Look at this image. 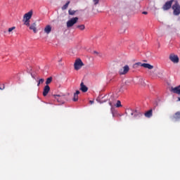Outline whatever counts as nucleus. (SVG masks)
Returning a JSON list of instances; mask_svg holds the SVG:
<instances>
[{
    "mask_svg": "<svg viewBox=\"0 0 180 180\" xmlns=\"http://www.w3.org/2000/svg\"><path fill=\"white\" fill-rule=\"evenodd\" d=\"M79 94H80V92H79V91H78V90L76 91V92L75 93V95H77V96L79 95Z\"/></svg>",
    "mask_w": 180,
    "mask_h": 180,
    "instance_id": "c756f323",
    "label": "nucleus"
},
{
    "mask_svg": "<svg viewBox=\"0 0 180 180\" xmlns=\"http://www.w3.org/2000/svg\"><path fill=\"white\" fill-rule=\"evenodd\" d=\"M94 53H95L96 54H98V52H96V51H94Z\"/></svg>",
    "mask_w": 180,
    "mask_h": 180,
    "instance_id": "72a5a7b5",
    "label": "nucleus"
},
{
    "mask_svg": "<svg viewBox=\"0 0 180 180\" xmlns=\"http://www.w3.org/2000/svg\"><path fill=\"white\" fill-rule=\"evenodd\" d=\"M78 17H75L69 20L66 23L67 27H72L78 22Z\"/></svg>",
    "mask_w": 180,
    "mask_h": 180,
    "instance_id": "20e7f679",
    "label": "nucleus"
},
{
    "mask_svg": "<svg viewBox=\"0 0 180 180\" xmlns=\"http://www.w3.org/2000/svg\"><path fill=\"white\" fill-rule=\"evenodd\" d=\"M36 26V22H33L31 25H30V30H33L34 33H37V28Z\"/></svg>",
    "mask_w": 180,
    "mask_h": 180,
    "instance_id": "dca6fc26",
    "label": "nucleus"
},
{
    "mask_svg": "<svg viewBox=\"0 0 180 180\" xmlns=\"http://www.w3.org/2000/svg\"><path fill=\"white\" fill-rule=\"evenodd\" d=\"M139 67H143V68H148V70H153L154 66L149 63H141V62H138L133 65V68H139Z\"/></svg>",
    "mask_w": 180,
    "mask_h": 180,
    "instance_id": "f257e3e1",
    "label": "nucleus"
},
{
    "mask_svg": "<svg viewBox=\"0 0 180 180\" xmlns=\"http://www.w3.org/2000/svg\"><path fill=\"white\" fill-rule=\"evenodd\" d=\"M169 60L174 64H178V63H179V58H178V56L176 55L171 54L169 56Z\"/></svg>",
    "mask_w": 180,
    "mask_h": 180,
    "instance_id": "1a4fd4ad",
    "label": "nucleus"
},
{
    "mask_svg": "<svg viewBox=\"0 0 180 180\" xmlns=\"http://www.w3.org/2000/svg\"><path fill=\"white\" fill-rule=\"evenodd\" d=\"M142 13L143 15H148V13L147 11H143Z\"/></svg>",
    "mask_w": 180,
    "mask_h": 180,
    "instance_id": "7c9ffc66",
    "label": "nucleus"
},
{
    "mask_svg": "<svg viewBox=\"0 0 180 180\" xmlns=\"http://www.w3.org/2000/svg\"><path fill=\"white\" fill-rule=\"evenodd\" d=\"M44 82V79H40L38 82L37 86H40V84H43Z\"/></svg>",
    "mask_w": 180,
    "mask_h": 180,
    "instance_id": "393cba45",
    "label": "nucleus"
},
{
    "mask_svg": "<svg viewBox=\"0 0 180 180\" xmlns=\"http://www.w3.org/2000/svg\"><path fill=\"white\" fill-rule=\"evenodd\" d=\"M172 92L180 95V85L176 87H172Z\"/></svg>",
    "mask_w": 180,
    "mask_h": 180,
    "instance_id": "ddd939ff",
    "label": "nucleus"
},
{
    "mask_svg": "<svg viewBox=\"0 0 180 180\" xmlns=\"http://www.w3.org/2000/svg\"><path fill=\"white\" fill-rule=\"evenodd\" d=\"M89 103L92 105V103H94V101H90Z\"/></svg>",
    "mask_w": 180,
    "mask_h": 180,
    "instance_id": "2f4dec72",
    "label": "nucleus"
},
{
    "mask_svg": "<svg viewBox=\"0 0 180 180\" xmlns=\"http://www.w3.org/2000/svg\"><path fill=\"white\" fill-rule=\"evenodd\" d=\"M32 78H34V77L33 76V75H32Z\"/></svg>",
    "mask_w": 180,
    "mask_h": 180,
    "instance_id": "f704fd0d",
    "label": "nucleus"
},
{
    "mask_svg": "<svg viewBox=\"0 0 180 180\" xmlns=\"http://www.w3.org/2000/svg\"><path fill=\"white\" fill-rule=\"evenodd\" d=\"M115 106H116V108H121L122 103L120 102V101H117V103L115 105Z\"/></svg>",
    "mask_w": 180,
    "mask_h": 180,
    "instance_id": "5701e85b",
    "label": "nucleus"
},
{
    "mask_svg": "<svg viewBox=\"0 0 180 180\" xmlns=\"http://www.w3.org/2000/svg\"><path fill=\"white\" fill-rule=\"evenodd\" d=\"M80 91H82V92H88V87H86L82 82L80 84Z\"/></svg>",
    "mask_w": 180,
    "mask_h": 180,
    "instance_id": "2eb2a0df",
    "label": "nucleus"
},
{
    "mask_svg": "<svg viewBox=\"0 0 180 180\" xmlns=\"http://www.w3.org/2000/svg\"><path fill=\"white\" fill-rule=\"evenodd\" d=\"M24 22V25H25V26H30V20H23Z\"/></svg>",
    "mask_w": 180,
    "mask_h": 180,
    "instance_id": "412c9836",
    "label": "nucleus"
},
{
    "mask_svg": "<svg viewBox=\"0 0 180 180\" xmlns=\"http://www.w3.org/2000/svg\"><path fill=\"white\" fill-rule=\"evenodd\" d=\"M52 81H53V77H50L47 78L46 81V85H49V84H51Z\"/></svg>",
    "mask_w": 180,
    "mask_h": 180,
    "instance_id": "6ab92c4d",
    "label": "nucleus"
},
{
    "mask_svg": "<svg viewBox=\"0 0 180 180\" xmlns=\"http://www.w3.org/2000/svg\"><path fill=\"white\" fill-rule=\"evenodd\" d=\"M79 30H85V25H79L76 27Z\"/></svg>",
    "mask_w": 180,
    "mask_h": 180,
    "instance_id": "aec40b11",
    "label": "nucleus"
},
{
    "mask_svg": "<svg viewBox=\"0 0 180 180\" xmlns=\"http://www.w3.org/2000/svg\"><path fill=\"white\" fill-rule=\"evenodd\" d=\"M75 70L78 71V70H81L82 67H84V63L80 58H78L75 60L74 63Z\"/></svg>",
    "mask_w": 180,
    "mask_h": 180,
    "instance_id": "f03ea898",
    "label": "nucleus"
},
{
    "mask_svg": "<svg viewBox=\"0 0 180 180\" xmlns=\"http://www.w3.org/2000/svg\"><path fill=\"white\" fill-rule=\"evenodd\" d=\"M153 116V110H149L145 113L146 117H151Z\"/></svg>",
    "mask_w": 180,
    "mask_h": 180,
    "instance_id": "a211bd4d",
    "label": "nucleus"
},
{
    "mask_svg": "<svg viewBox=\"0 0 180 180\" xmlns=\"http://www.w3.org/2000/svg\"><path fill=\"white\" fill-rule=\"evenodd\" d=\"M172 120H180V112H176L172 117Z\"/></svg>",
    "mask_w": 180,
    "mask_h": 180,
    "instance_id": "f3484780",
    "label": "nucleus"
},
{
    "mask_svg": "<svg viewBox=\"0 0 180 180\" xmlns=\"http://www.w3.org/2000/svg\"><path fill=\"white\" fill-rule=\"evenodd\" d=\"M77 101H78V95L74 94L73 101H74V102H77Z\"/></svg>",
    "mask_w": 180,
    "mask_h": 180,
    "instance_id": "b1692460",
    "label": "nucleus"
},
{
    "mask_svg": "<svg viewBox=\"0 0 180 180\" xmlns=\"http://www.w3.org/2000/svg\"><path fill=\"white\" fill-rule=\"evenodd\" d=\"M128 112H130L131 116H134V117H141V116H143V113L136 110H129Z\"/></svg>",
    "mask_w": 180,
    "mask_h": 180,
    "instance_id": "6e6552de",
    "label": "nucleus"
},
{
    "mask_svg": "<svg viewBox=\"0 0 180 180\" xmlns=\"http://www.w3.org/2000/svg\"><path fill=\"white\" fill-rule=\"evenodd\" d=\"M4 89H5V85L3 84V86H0V91H4Z\"/></svg>",
    "mask_w": 180,
    "mask_h": 180,
    "instance_id": "c85d7f7f",
    "label": "nucleus"
},
{
    "mask_svg": "<svg viewBox=\"0 0 180 180\" xmlns=\"http://www.w3.org/2000/svg\"><path fill=\"white\" fill-rule=\"evenodd\" d=\"M68 13H69V15H75V11L74 10H69Z\"/></svg>",
    "mask_w": 180,
    "mask_h": 180,
    "instance_id": "a878e982",
    "label": "nucleus"
},
{
    "mask_svg": "<svg viewBox=\"0 0 180 180\" xmlns=\"http://www.w3.org/2000/svg\"><path fill=\"white\" fill-rule=\"evenodd\" d=\"M109 105L110 106H111V112L113 115V105H115V97L114 96H111L109 99Z\"/></svg>",
    "mask_w": 180,
    "mask_h": 180,
    "instance_id": "f8f14e48",
    "label": "nucleus"
},
{
    "mask_svg": "<svg viewBox=\"0 0 180 180\" xmlns=\"http://www.w3.org/2000/svg\"><path fill=\"white\" fill-rule=\"evenodd\" d=\"M16 29V27H12L11 28H8V32L11 33V32L15 30Z\"/></svg>",
    "mask_w": 180,
    "mask_h": 180,
    "instance_id": "bb28decb",
    "label": "nucleus"
},
{
    "mask_svg": "<svg viewBox=\"0 0 180 180\" xmlns=\"http://www.w3.org/2000/svg\"><path fill=\"white\" fill-rule=\"evenodd\" d=\"M44 32L46 34H50V33H51V25H46L44 27Z\"/></svg>",
    "mask_w": 180,
    "mask_h": 180,
    "instance_id": "4468645a",
    "label": "nucleus"
},
{
    "mask_svg": "<svg viewBox=\"0 0 180 180\" xmlns=\"http://www.w3.org/2000/svg\"><path fill=\"white\" fill-rule=\"evenodd\" d=\"M53 97L59 103H64L65 101V95H53Z\"/></svg>",
    "mask_w": 180,
    "mask_h": 180,
    "instance_id": "0eeeda50",
    "label": "nucleus"
},
{
    "mask_svg": "<svg viewBox=\"0 0 180 180\" xmlns=\"http://www.w3.org/2000/svg\"><path fill=\"white\" fill-rule=\"evenodd\" d=\"M180 101V97L178 98L177 102Z\"/></svg>",
    "mask_w": 180,
    "mask_h": 180,
    "instance_id": "473e14b6",
    "label": "nucleus"
},
{
    "mask_svg": "<svg viewBox=\"0 0 180 180\" xmlns=\"http://www.w3.org/2000/svg\"><path fill=\"white\" fill-rule=\"evenodd\" d=\"M93 2H94V5H98V4H99V0H93Z\"/></svg>",
    "mask_w": 180,
    "mask_h": 180,
    "instance_id": "cd10ccee",
    "label": "nucleus"
},
{
    "mask_svg": "<svg viewBox=\"0 0 180 180\" xmlns=\"http://www.w3.org/2000/svg\"><path fill=\"white\" fill-rule=\"evenodd\" d=\"M173 2L174 0L167 1L162 6L163 11H169V9H171V7L172 6Z\"/></svg>",
    "mask_w": 180,
    "mask_h": 180,
    "instance_id": "423d86ee",
    "label": "nucleus"
},
{
    "mask_svg": "<svg viewBox=\"0 0 180 180\" xmlns=\"http://www.w3.org/2000/svg\"><path fill=\"white\" fill-rule=\"evenodd\" d=\"M172 9L174 11L173 13L176 16H178V15L180 14V6L178 2H176L173 6H172Z\"/></svg>",
    "mask_w": 180,
    "mask_h": 180,
    "instance_id": "7ed1b4c3",
    "label": "nucleus"
},
{
    "mask_svg": "<svg viewBox=\"0 0 180 180\" xmlns=\"http://www.w3.org/2000/svg\"><path fill=\"white\" fill-rule=\"evenodd\" d=\"M49 92H50V86L46 85L44 87L43 96H47V95H49Z\"/></svg>",
    "mask_w": 180,
    "mask_h": 180,
    "instance_id": "9b49d317",
    "label": "nucleus"
},
{
    "mask_svg": "<svg viewBox=\"0 0 180 180\" xmlns=\"http://www.w3.org/2000/svg\"><path fill=\"white\" fill-rule=\"evenodd\" d=\"M129 71H130V68L129 67V65H127L120 68L118 72L120 75H126V74H127Z\"/></svg>",
    "mask_w": 180,
    "mask_h": 180,
    "instance_id": "39448f33",
    "label": "nucleus"
},
{
    "mask_svg": "<svg viewBox=\"0 0 180 180\" xmlns=\"http://www.w3.org/2000/svg\"><path fill=\"white\" fill-rule=\"evenodd\" d=\"M33 15V11H30L28 13L24 15V20H30L32 19V16Z\"/></svg>",
    "mask_w": 180,
    "mask_h": 180,
    "instance_id": "9d476101",
    "label": "nucleus"
},
{
    "mask_svg": "<svg viewBox=\"0 0 180 180\" xmlns=\"http://www.w3.org/2000/svg\"><path fill=\"white\" fill-rule=\"evenodd\" d=\"M68 5H70V1H68V2L62 7L63 11H65V9H67V8H68Z\"/></svg>",
    "mask_w": 180,
    "mask_h": 180,
    "instance_id": "4be33fe9",
    "label": "nucleus"
}]
</instances>
